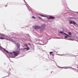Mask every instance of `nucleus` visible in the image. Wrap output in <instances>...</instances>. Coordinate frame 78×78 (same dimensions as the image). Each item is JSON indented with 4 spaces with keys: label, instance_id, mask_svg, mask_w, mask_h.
Here are the masks:
<instances>
[{
    "label": "nucleus",
    "instance_id": "nucleus-20",
    "mask_svg": "<svg viewBox=\"0 0 78 78\" xmlns=\"http://www.w3.org/2000/svg\"><path fill=\"white\" fill-rule=\"evenodd\" d=\"M39 19H42V18L40 17H39Z\"/></svg>",
    "mask_w": 78,
    "mask_h": 78
},
{
    "label": "nucleus",
    "instance_id": "nucleus-4",
    "mask_svg": "<svg viewBox=\"0 0 78 78\" xmlns=\"http://www.w3.org/2000/svg\"><path fill=\"white\" fill-rule=\"evenodd\" d=\"M33 28L34 29H35V30H38L41 27L39 26H35L33 27Z\"/></svg>",
    "mask_w": 78,
    "mask_h": 78
},
{
    "label": "nucleus",
    "instance_id": "nucleus-13",
    "mask_svg": "<svg viewBox=\"0 0 78 78\" xmlns=\"http://www.w3.org/2000/svg\"><path fill=\"white\" fill-rule=\"evenodd\" d=\"M40 16H41V17H45V16H44L43 15H42L40 14Z\"/></svg>",
    "mask_w": 78,
    "mask_h": 78
},
{
    "label": "nucleus",
    "instance_id": "nucleus-5",
    "mask_svg": "<svg viewBox=\"0 0 78 78\" xmlns=\"http://www.w3.org/2000/svg\"><path fill=\"white\" fill-rule=\"evenodd\" d=\"M30 48H29V47H28L27 48H24V50H26L27 49V51L28 50H30Z\"/></svg>",
    "mask_w": 78,
    "mask_h": 78
},
{
    "label": "nucleus",
    "instance_id": "nucleus-12",
    "mask_svg": "<svg viewBox=\"0 0 78 78\" xmlns=\"http://www.w3.org/2000/svg\"><path fill=\"white\" fill-rule=\"evenodd\" d=\"M1 36H2V37H5V35L4 34H2L1 35Z\"/></svg>",
    "mask_w": 78,
    "mask_h": 78
},
{
    "label": "nucleus",
    "instance_id": "nucleus-8",
    "mask_svg": "<svg viewBox=\"0 0 78 78\" xmlns=\"http://www.w3.org/2000/svg\"><path fill=\"white\" fill-rule=\"evenodd\" d=\"M4 50L7 53H9V52H8V51L7 50H6V49H5L4 48Z\"/></svg>",
    "mask_w": 78,
    "mask_h": 78
},
{
    "label": "nucleus",
    "instance_id": "nucleus-2",
    "mask_svg": "<svg viewBox=\"0 0 78 78\" xmlns=\"http://www.w3.org/2000/svg\"><path fill=\"white\" fill-rule=\"evenodd\" d=\"M14 54V56H18V55H19L20 53V51H13V52Z\"/></svg>",
    "mask_w": 78,
    "mask_h": 78
},
{
    "label": "nucleus",
    "instance_id": "nucleus-21",
    "mask_svg": "<svg viewBox=\"0 0 78 78\" xmlns=\"http://www.w3.org/2000/svg\"><path fill=\"white\" fill-rule=\"evenodd\" d=\"M29 45H31V44H28Z\"/></svg>",
    "mask_w": 78,
    "mask_h": 78
},
{
    "label": "nucleus",
    "instance_id": "nucleus-17",
    "mask_svg": "<svg viewBox=\"0 0 78 78\" xmlns=\"http://www.w3.org/2000/svg\"><path fill=\"white\" fill-rule=\"evenodd\" d=\"M32 18H33V19H36V18H35V17H34V16H32Z\"/></svg>",
    "mask_w": 78,
    "mask_h": 78
},
{
    "label": "nucleus",
    "instance_id": "nucleus-16",
    "mask_svg": "<svg viewBox=\"0 0 78 78\" xmlns=\"http://www.w3.org/2000/svg\"><path fill=\"white\" fill-rule=\"evenodd\" d=\"M12 39L13 41H14V38H12Z\"/></svg>",
    "mask_w": 78,
    "mask_h": 78
},
{
    "label": "nucleus",
    "instance_id": "nucleus-3",
    "mask_svg": "<svg viewBox=\"0 0 78 78\" xmlns=\"http://www.w3.org/2000/svg\"><path fill=\"white\" fill-rule=\"evenodd\" d=\"M69 23L70 24H73L74 25H75V24L77 25L76 23H75L74 21L72 22L71 20L69 21Z\"/></svg>",
    "mask_w": 78,
    "mask_h": 78
},
{
    "label": "nucleus",
    "instance_id": "nucleus-11",
    "mask_svg": "<svg viewBox=\"0 0 78 78\" xmlns=\"http://www.w3.org/2000/svg\"><path fill=\"white\" fill-rule=\"evenodd\" d=\"M68 34L69 35H72V33H71V32H68Z\"/></svg>",
    "mask_w": 78,
    "mask_h": 78
},
{
    "label": "nucleus",
    "instance_id": "nucleus-7",
    "mask_svg": "<svg viewBox=\"0 0 78 78\" xmlns=\"http://www.w3.org/2000/svg\"><path fill=\"white\" fill-rule=\"evenodd\" d=\"M17 47L18 48H19L20 47V44L19 43H17Z\"/></svg>",
    "mask_w": 78,
    "mask_h": 78
},
{
    "label": "nucleus",
    "instance_id": "nucleus-18",
    "mask_svg": "<svg viewBox=\"0 0 78 78\" xmlns=\"http://www.w3.org/2000/svg\"><path fill=\"white\" fill-rule=\"evenodd\" d=\"M25 46H26V47H28V46L27 44H26Z\"/></svg>",
    "mask_w": 78,
    "mask_h": 78
},
{
    "label": "nucleus",
    "instance_id": "nucleus-6",
    "mask_svg": "<svg viewBox=\"0 0 78 78\" xmlns=\"http://www.w3.org/2000/svg\"><path fill=\"white\" fill-rule=\"evenodd\" d=\"M49 17L50 19H54L55 18V17H53L51 16H49Z\"/></svg>",
    "mask_w": 78,
    "mask_h": 78
},
{
    "label": "nucleus",
    "instance_id": "nucleus-1",
    "mask_svg": "<svg viewBox=\"0 0 78 78\" xmlns=\"http://www.w3.org/2000/svg\"><path fill=\"white\" fill-rule=\"evenodd\" d=\"M45 27V24H43L41 27V28H42V29H41L40 30V31L41 32V33H42V32H43V31L44 30V28Z\"/></svg>",
    "mask_w": 78,
    "mask_h": 78
},
{
    "label": "nucleus",
    "instance_id": "nucleus-10",
    "mask_svg": "<svg viewBox=\"0 0 78 78\" xmlns=\"http://www.w3.org/2000/svg\"><path fill=\"white\" fill-rule=\"evenodd\" d=\"M64 34H65V35H66V36H68L69 37H70V36H69V35L66 34V33H64Z\"/></svg>",
    "mask_w": 78,
    "mask_h": 78
},
{
    "label": "nucleus",
    "instance_id": "nucleus-15",
    "mask_svg": "<svg viewBox=\"0 0 78 78\" xmlns=\"http://www.w3.org/2000/svg\"><path fill=\"white\" fill-rule=\"evenodd\" d=\"M0 39H5V38H3V37H0Z\"/></svg>",
    "mask_w": 78,
    "mask_h": 78
},
{
    "label": "nucleus",
    "instance_id": "nucleus-19",
    "mask_svg": "<svg viewBox=\"0 0 78 78\" xmlns=\"http://www.w3.org/2000/svg\"><path fill=\"white\" fill-rule=\"evenodd\" d=\"M65 37H66V38H67V37H67V36H65Z\"/></svg>",
    "mask_w": 78,
    "mask_h": 78
},
{
    "label": "nucleus",
    "instance_id": "nucleus-9",
    "mask_svg": "<svg viewBox=\"0 0 78 78\" xmlns=\"http://www.w3.org/2000/svg\"><path fill=\"white\" fill-rule=\"evenodd\" d=\"M59 33H61V34H64V33H64L63 31H60Z\"/></svg>",
    "mask_w": 78,
    "mask_h": 78
},
{
    "label": "nucleus",
    "instance_id": "nucleus-14",
    "mask_svg": "<svg viewBox=\"0 0 78 78\" xmlns=\"http://www.w3.org/2000/svg\"><path fill=\"white\" fill-rule=\"evenodd\" d=\"M53 53V52H50V54L51 55V54L52 53Z\"/></svg>",
    "mask_w": 78,
    "mask_h": 78
}]
</instances>
